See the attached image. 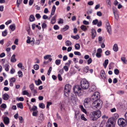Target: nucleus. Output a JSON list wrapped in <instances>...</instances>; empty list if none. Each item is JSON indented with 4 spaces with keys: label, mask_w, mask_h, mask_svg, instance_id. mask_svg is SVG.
<instances>
[{
    "label": "nucleus",
    "mask_w": 127,
    "mask_h": 127,
    "mask_svg": "<svg viewBox=\"0 0 127 127\" xmlns=\"http://www.w3.org/2000/svg\"><path fill=\"white\" fill-rule=\"evenodd\" d=\"M10 82L9 85L10 86L12 87L13 86V83L16 81V79L14 77H12L9 79Z\"/></svg>",
    "instance_id": "obj_11"
},
{
    "label": "nucleus",
    "mask_w": 127,
    "mask_h": 127,
    "mask_svg": "<svg viewBox=\"0 0 127 127\" xmlns=\"http://www.w3.org/2000/svg\"><path fill=\"white\" fill-rule=\"evenodd\" d=\"M9 28L12 31H13L15 30V26L14 24H13L10 26Z\"/></svg>",
    "instance_id": "obj_32"
},
{
    "label": "nucleus",
    "mask_w": 127,
    "mask_h": 127,
    "mask_svg": "<svg viewBox=\"0 0 127 127\" xmlns=\"http://www.w3.org/2000/svg\"><path fill=\"white\" fill-rule=\"evenodd\" d=\"M113 50L115 52H117L118 51V47L117 44H114L113 46Z\"/></svg>",
    "instance_id": "obj_21"
},
{
    "label": "nucleus",
    "mask_w": 127,
    "mask_h": 127,
    "mask_svg": "<svg viewBox=\"0 0 127 127\" xmlns=\"http://www.w3.org/2000/svg\"><path fill=\"white\" fill-rule=\"evenodd\" d=\"M80 28L84 31H85L87 30L86 26L83 25H82L81 26Z\"/></svg>",
    "instance_id": "obj_26"
},
{
    "label": "nucleus",
    "mask_w": 127,
    "mask_h": 127,
    "mask_svg": "<svg viewBox=\"0 0 127 127\" xmlns=\"http://www.w3.org/2000/svg\"><path fill=\"white\" fill-rule=\"evenodd\" d=\"M106 29L110 34L111 33V30L109 22L108 20H107L106 22Z\"/></svg>",
    "instance_id": "obj_7"
},
{
    "label": "nucleus",
    "mask_w": 127,
    "mask_h": 127,
    "mask_svg": "<svg viewBox=\"0 0 127 127\" xmlns=\"http://www.w3.org/2000/svg\"><path fill=\"white\" fill-rule=\"evenodd\" d=\"M64 68L66 71H67L68 70V67L67 66H64Z\"/></svg>",
    "instance_id": "obj_61"
},
{
    "label": "nucleus",
    "mask_w": 127,
    "mask_h": 127,
    "mask_svg": "<svg viewBox=\"0 0 127 127\" xmlns=\"http://www.w3.org/2000/svg\"><path fill=\"white\" fill-rule=\"evenodd\" d=\"M28 39L27 40L26 42L27 43L29 44L31 42V45L33 46L34 44V40L33 38H32L31 40V38L29 36L27 37Z\"/></svg>",
    "instance_id": "obj_10"
},
{
    "label": "nucleus",
    "mask_w": 127,
    "mask_h": 127,
    "mask_svg": "<svg viewBox=\"0 0 127 127\" xmlns=\"http://www.w3.org/2000/svg\"><path fill=\"white\" fill-rule=\"evenodd\" d=\"M32 92L33 91V90L34 89V86L33 83H32L29 86Z\"/></svg>",
    "instance_id": "obj_33"
},
{
    "label": "nucleus",
    "mask_w": 127,
    "mask_h": 127,
    "mask_svg": "<svg viewBox=\"0 0 127 127\" xmlns=\"http://www.w3.org/2000/svg\"><path fill=\"white\" fill-rule=\"evenodd\" d=\"M97 15L99 16H101L102 15V13L100 11H98L97 12Z\"/></svg>",
    "instance_id": "obj_64"
},
{
    "label": "nucleus",
    "mask_w": 127,
    "mask_h": 127,
    "mask_svg": "<svg viewBox=\"0 0 127 127\" xmlns=\"http://www.w3.org/2000/svg\"><path fill=\"white\" fill-rule=\"evenodd\" d=\"M71 86L69 84H66L65 87L64 91V93H67L69 92L71 89Z\"/></svg>",
    "instance_id": "obj_8"
},
{
    "label": "nucleus",
    "mask_w": 127,
    "mask_h": 127,
    "mask_svg": "<svg viewBox=\"0 0 127 127\" xmlns=\"http://www.w3.org/2000/svg\"><path fill=\"white\" fill-rule=\"evenodd\" d=\"M75 47L76 49L78 50L80 48V45L79 44H76L75 45Z\"/></svg>",
    "instance_id": "obj_37"
},
{
    "label": "nucleus",
    "mask_w": 127,
    "mask_h": 127,
    "mask_svg": "<svg viewBox=\"0 0 127 127\" xmlns=\"http://www.w3.org/2000/svg\"><path fill=\"white\" fill-rule=\"evenodd\" d=\"M101 115V113L100 111L97 110L93 112L92 116L93 117L92 120H96L99 118Z\"/></svg>",
    "instance_id": "obj_4"
},
{
    "label": "nucleus",
    "mask_w": 127,
    "mask_h": 127,
    "mask_svg": "<svg viewBox=\"0 0 127 127\" xmlns=\"http://www.w3.org/2000/svg\"><path fill=\"white\" fill-rule=\"evenodd\" d=\"M96 86L94 85H92L90 87V91H95L96 89Z\"/></svg>",
    "instance_id": "obj_20"
},
{
    "label": "nucleus",
    "mask_w": 127,
    "mask_h": 127,
    "mask_svg": "<svg viewBox=\"0 0 127 127\" xmlns=\"http://www.w3.org/2000/svg\"><path fill=\"white\" fill-rule=\"evenodd\" d=\"M38 122L40 123H41L44 120V117L43 114L42 113L41 114L38 118Z\"/></svg>",
    "instance_id": "obj_13"
},
{
    "label": "nucleus",
    "mask_w": 127,
    "mask_h": 127,
    "mask_svg": "<svg viewBox=\"0 0 127 127\" xmlns=\"http://www.w3.org/2000/svg\"><path fill=\"white\" fill-rule=\"evenodd\" d=\"M113 12L115 18L116 19L118 20L119 18V15L117 13V11Z\"/></svg>",
    "instance_id": "obj_23"
},
{
    "label": "nucleus",
    "mask_w": 127,
    "mask_h": 127,
    "mask_svg": "<svg viewBox=\"0 0 127 127\" xmlns=\"http://www.w3.org/2000/svg\"><path fill=\"white\" fill-rule=\"evenodd\" d=\"M108 59H106L105 60L104 63H103V65L105 68L106 67L107 65L108 64Z\"/></svg>",
    "instance_id": "obj_24"
},
{
    "label": "nucleus",
    "mask_w": 127,
    "mask_h": 127,
    "mask_svg": "<svg viewBox=\"0 0 127 127\" xmlns=\"http://www.w3.org/2000/svg\"><path fill=\"white\" fill-rule=\"evenodd\" d=\"M63 22V20L62 19H60L59 21L58 22V23L59 24L60 23L62 24Z\"/></svg>",
    "instance_id": "obj_60"
},
{
    "label": "nucleus",
    "mask_w": 127,
    "mask_h": 127,
    "mask_svg": "<svg viewBox=\"0 0 127 127\" xmlns=\"http://www.w3.org/2000/svg\"><path fill=\"white\" fill-rule=\"evenodd\" d=\"M69 28V26L67 25H66L64 28L61 29V31L62 32H64L68 30Z\"/></svg>",
    "instance_id": "obj_22"
},
{
    "label": "nucleus",
    "mask_w": 127,
    "mask_h": 127,
    "mask_svg": "<svg viewBox=\"0 0 127 127\" xmlns=\"http://www.w3.org/2000/svg\"><path fill=\"white\" fill-rule=\"evenodd\" d=\"M58 77L59 81H61L62 80V78L60 74H59L58 75Z\"/></svg>",
    "instance_id": "obj_55"
},
{
    "label": "nucleus",
    "mask_w": 127,
    "mask_h": 127,
    "mask_svg": "<svg viewBox=\"0 0 127 127\" xmlns=\"http://www.w3.org/2000/svg\"><path fill=\"white\" fill-rule=\"evenodd\" d=\"M2 35L3 36H5L7 34V30H5L2 33Z\"/></svg>",
    "instance_id": "obj_40"
},
{
    "label": "nucleus",
    "mask_w": 127,
    "mask_h": 127,
    "mask_svg": "<svg viewBox=\"0 0 127 127\" xmlns=\"http://www.w3.org/2000/svg\"><path fill=\"white\" fill-rule=\"evenodd\" d=\"M81 119L82 120H83L85 121H87V119L84 117V114H82L81 115Z\"/></svg>",
    "instance_id": "obj_47"
},
{
    "label": "nucleus",
    "mask_w": 127,
    "mask_h": 127,
    "mask_svg": "<svg viewBox=\"0 0 127 127\" xmlns=\"http://www.w3.org/2000/svg\"><path fill=\"white\" fill-rule=\"evenodd\" d=\"M88 99L87 98H85L84 100V105L85 107L86 106L88 103Z\"/></svg>",
    "instance_id": "obj_36"
},
{
    "label": "nucleus",
    "mask_w": 127,
    "mask_h": 127,
    "mask_svg": "<svg viewBox=\"0 0 127 127\" xmlns=\"http://www.w3.org/2000/svg\"><path fill=\"white\" fill-rule=\"evenodd\" d=\"M124 92L123 91H117V93L119 95H122L124 93Z\"/></svg>",
    "instance_id": "obj_50"
},
{
    "label": "nucleus",
    "mask_w": 127,
    "mask_h": 127,
    "mask_svg": "<svg viewBox=\"0 0 127 127\" xmlns=\"http://www.w3.org/2000/svg\"><path fill=\"white\" fill-rule=\"evenodd\" d=\"M18 76L19 77H22L23 76V74L22 72L20 70L18 72Z\"/></svg>",
    "instance_id": "obj_44"
},
{
    "label": "nucleus",
    "mask_w": 127,
    "mask_h": 127,
    "mask_svg": "<svg viewBox=\"0 0 127 127\" xmlns=\"http://www.w3.org/2000/svg\"><path fill=\"white\" fill-rule=\"evenodd\" d=\"M2 118H3V121L4 123L6 125H8L9 123V118L4 116H2Z\"/></svg>",
    "instance_id": "obj_9"
},
{
    "label": "nucleus",
    "mask_w": 127,
    "mask_h": 127,
    "mask_svg": "<svg viewBox=\"0 0 127 127\" xmlns=\"http://www.w3.org/2000/svg\"><path fill=\"white\" fill-rule=\"evenodd\" d=\"M73 90L76 95H78L80 96L82 95L83 93L81 92V89L79 85H77L75 86L74 87Z\"/></svg>",
    "instance_id": "obj_3"
},
{
    "label": "nucleus",
    "mask_w": 127,
    "mask_h": 127,
    "mask_svg": "<svg viewBox=\"0 0 127 127\" xmlns=\"http://www.w3.org/2000/svg\"><path fill=\"white\" fill-rule=\"evenodd\" d=\"M39 107L42 108L43 109L45 107V105L43 103H40L39 104Z\"/></svg>",
    "instance_id": "obj_38"
},
{
    "label": "nucleus",
    "mask_w": 127,
    "mask_h": 127,
    "mask_svg": "<svg viewBox=\"0 0 127 127\" xmlns=\"http://www.w3.org/2000/svg\"><path fill=\"white\" fill-rule=\"evenodd\" d=\"M9 98V96L7 93H5L3 95V98L4 100H8Z\"/></svg>",
    "instance_id": "obj_15"
},
{
    "label": "nucleus",
    "mask_w": 127,
    "mask_h": 127,
    "mask_svg": "<svg viewBox=\"0 0 127 127\" xmlns=\"http://www.w3.org/2000/svg\"><path fill=\"white\" fill-rule=\"evenodd\" d=\"M1 107L2 108L5 109L6 107V105L5 104L3 103L1 105Z\"/></svg>",
    "instance_id": "obj_58"
},
{
    "label": "nucleus",
    "mask_w": 127,
    "mask_h": 127,
    "mask_svg": "<svg viewBox=\"0 0 127 127\" xmlns=\"http://www.w3.org/2000/svg\"><path fill=\"white\" fill-rule=\"evenodd\" d=\"M98 42L99 43H101V41L102 40V38L101 36H99L98 38Z\"/></svg>",
    "instance_id": "obj_52"
},
{
    "label": "nucleus",
    "mask_w": 127,
    "mask_h": 127,
    "mask_svg": "<svg viewBox=\"0 0 127 127\" xmlns=\"http://www.w3.org/2000/svg\"><path fill=\"white\" fill-rule=\"evenodd\" d=\"M100 75L102 78L105 80L106 78V75L104 70H102L100 72Z\"/></svg>",
    "instance_id": "obj_12"
},
{
    "label": "nucleus",
    "mask_w": 127,
    "mask_h": 127,
    "mask_svg": "<svg viewBox=\"0 0 127 127\" xmlns=\"http://www.w3.org/2000/svg\"><path fill=\"white\" fill-rule=\"evenodd\" d=\"M79 112L78 111H75V115L74 118L76 119L77 120H78L79 119V116H78L79 114Z\"/></svg>",
    "instance_id": "obj_17"
},
{
    "label": "nucleus",
    "mask_w": 127,
    "mask_h": 127,
    "mask_svg": "<svg viewBox=\"0 0 127 127\" xmlns=\"http://www.w3.org/2000/svg\"><path fill=\"white\" fill-rule=\"evenodd\" d=\"M99 97V93L98 92H96L94 93L91 97V99L94 100L92 106L98 109L101 108L102 104V101L101 100L98 99Z\"/></svg>",
    "instance_id": "obj_1"
},
{
    "label": "nucleus",
    "mask_w": 127,
    "mask_h": 127,
    "mask_svg": "<svg viewBox=\"0 0 127 127\" xmlns=\"http://www.w3.org/2000/svg\"><path fill=\"white\" fill-rule=\"evenodd\" d=\"M115 126L114 120L112 118H110L106 123L105 127H114Z\"/></svg>",
    "instance_id": "obj_6"
},
{
    "label": "nucleus",
    "mask_w": 127,
    "mask_h": 127,
    "mask_svg": "<svg viewBox=\"0 0 127 127\" xmlns=\"http://www.w3.org/2000/svg\"><path fill=\"white\" fill-rule=\"evenodd\" d=\"M33 68L35 70H37L39 69V66L38 65L35 64L34 65Z\"/></svg>",
    "instance_id": "obj_41"
},
{
    "label": "nucleus",
    "mask_w": 127,
    "mask_h": 127,
    "mask_svg": "<svg viewBox=\"0 0 127 127\" xmlns=\"http://www.w3.org/2000/svg\"><path fill=\"white\" fill-rule=\"evenodd\" d=\"M22 0H17L16 5L17 7H18L19 4L22 2Z\"/></svg>",
    "instance_id": "obj_39"
},
{
    "label": "nucleus",
    "mask_w": 127,
    "mask_h": 127,
    "mask_svg": "<svg viewBox=\"0 0 127 127\" xmlns=\"http://www.w3.org/2000/svg\"><path fill=\"white\" fill-rule=\"evenodd\" d=\"M114 72L115 74L116 75H118L119 73V70L117 69H115L114 70Z\"/></svg>",
    "instance_id": "obj_51"
},
{
    "label": "nucleus",
    "mask_w": 127,
    "mask_h": 127,
    "mask_svg": "<svg viewBox=\"0 0 127 127\" xmlns=\"http://www.w3.org/2000/svg\"><path fill=\"white\" fill-rule=\"evenodd\" d=\"M9 65L8 64H5L3 65L4 67L5 68V70L6 71H8L9 70Z\"/></svg>",
    "instance_id": "obj_35"
},
{
    "label": "nucleus",
    "mask_w": 127,
    "mask_h": 127,
    "mask_svg": "<svg viewBox=\"0 0 127 127\" xmlns=\"http://www.w3.org/2000/svg\"><path fill=\"white\" fill-rule=\"evenodd\" d=\"M65 44L66 46H70L71 45L72 43L69 40H67L65 42Z\"/></svg>",
    "instance_id": "obj_34"
},
{
    "label": "nucleus",
    "mask_w": 127,
    "mask_h": 127,
    "mask_svg": "<svg viewBox=\"0 0 127 127\" xmlns=\"http://www.w3.org/2000/svg\"><path fill=\"white\" fill-rule=\"evenodd\" d=\"M121 59L124 64H127V60H126V59L125 57H122L121 58Z\"/></svg>",
    "instance_id": "obj_27"
},
{
    "label": "nucleus",
    "mask_w": 127,
    "mask_h": 127,
    "mask_svg": "<svg viewBox=\"0 0 127 127\" xmlns=\"http://www.w3.org/2000/svg\"><path fill=\"white\" fill-rule=\"evenodd\" d=\"M47 27V25L44 23H43L42 24V27L43 29Z\"/></svg>",
    "instance_id": "obj_48"
},
{
    "label": "nucleus",
    "mask_w": 127,
    "mask_h": 127,
    "mask_svg": "<svg viewBox=\"0 0 127 127\" xmlns=\"http://www.w3.org/2000/svg\"><path fill=\"white\" fill-rule=\"evenodd\" d=\"M61 62V60H56L55 61V63L57 65H58L60 64Z\"/></svg>",
    "instance_id": "obj_42"
},
{
    "label": "nucleus",
    "mask_w": 127,
    "mask_h": 127,
    "mask_svg": "<svg viewBox=\"0 0 127 127\" xmlns=\"http://www.w3.org/2000/svg\"><path fill=\"white\" fill-rule=\"evenodd\" d=\"M52 67L50 66L49 67V69L48 70L47 74L48 75H49L51 73V72L52 70Z\"/></svg>",
    "instance_id": "obj_56"
},
{
    "label": "nucleus",
    "mask_w": 127,
    "mask_h": 127,
    "mask_svg": "<svg viewBox=\"0 0 127 127\" xmlns=\"http://www.w3.org/2000/svg\"><path fill=\"white\" fill-rule=\"evenodd\" d=\"M105 124V121H102L100 125V127H102Z\"/></svg>",
    "instance_id": "obj_62"
},
{
    "label": "nucleus",
    "mask_w": 127,
    "mask_h": 127,
    "mask_svg": "<svg viewBox=\"0 0 127 127\" xmlns=\"http://www.w3.org/2000/svg\"><path fill=\"white\" fill-rule=\"evenodd\" d=\"M81 86L83 89L85 90L88 88L89 84L85 79H83L81 82Z\"/></svg>",
    "instance_id": "obj_2"
},
{
    "label": "nucleus",
    "mask_w": 127,
    "mask_h": 127,
    "mask_svg": "<svg viewBox=\"0 0 127 127\" xmlns=\"http://www.w3.org/2000/svg\"><path fill=\"white\" fill-rule=\"evenodd\" d=\"M96 56L98 58H100L101 56L100 53L97 52L96 54Z\"/></svg>",
    "instance_id": "obj_59"
},
{
    "label": "nucleus",
    "mask_w": 127,
    "mask_h": 127,
    "mask_svg": "<svg viewBox=\"0 0 127 127\" xmlns=\"http://www.w3.org/2000/svg\"><path fill=\"white\" fill-rule=\"evenodd\" d=\"M79 107L80 108L81 110L83 112L85 113H86V110L84 108L83 106L82 105H80L79 106Z\"/></svg>",
    "instance_id": "obj_29"
},
{
    "label": "nucleus",
    "mask_w": 127,
    "mask_h": 127,
    "mask_svg": "<svg viewBox=\"0 0 127 127\" xmlns=\"http://www.w3.org/2000/svg\"><path fill=\"white\" fill-rule=\"evenodd\" d=\"M15 55L13 54L11 58V61L12 62H14L16 61V59L15 58Z\"/></svg>",
    "instance_id": "obj_19"
},
{
    "label": "nucleus",
    "mask_w": 127,
    "mask_h": 127,
    "mask_svg": "<svg viewBox=\"0 0 127 127\" xmlns=\"http://www.w3.org/2000/svg\"><path fill=\"white\" fill-rule=\"evenodd\" d=\"M88 64H90L92 62V60L91 58H89L88 61Z\"/></svg>",
    "instance_id": "obj_54"
},
{
    "label": "nucleus",
    "mask_w": 127,
    "mask_h": 127,
    "mask_svg": "<svg viewBox=\"0 0 127 127\" xmlns=\"http://www.w3.org/2000/svg\"><path fill=\"white\" fill-rule=\"evenodd\" d=\"M89 70V67L88 66H86L84 68V71L86 73H87Z\"/></svg>",
    "instance_id": "obj_46"
},
{
    "label": "nucleus",
    "mask_w": 127,
    "mask_h": 127,
    "mask_svg": "<svg viewBox=\"0 0 127 127\" xmlns=\"http://www.w3.org/2000/svg\"><path fill=\"white\" fill-rule=\"evenodd\" d=\"M56 17V15H55L52 18L51 20V24H53L55 23Z\"/></svg>",
    "instance_id": "obj_18"
},
{
    "label": "nucleus",
    "mask_w": 127,
    "mask_h": 127,
    "mask_svg": "<svg viewBox=\"0 0 127 127\" xmlns=\"http://www.w3.org/2000/svg\"><path fill=\"white\" fill-rule=\"evenodd\" d=\"M51 57V55H47L45 56L44 57V58L45 60H47L49 59V58H50Z\"/></svg>",
    "instance_id": "obj_43"
},
{
    "label": "nucleus",
    "mask_w": 127,
    "mask_h": 127,
    "mask_svg": "<svg viewBox=\"0 0 127 127\" xmlns=\"http://www.w3.org/2000/svg\"><path fill=\"white\" fill-rule=\"evenodd\" d=\"M53 28L55 30H57L59 29V27L58 25H55L54 26Z\"/></svg>",
    "instance_id": "obj_57"
},
{
    "label": "nucleus",
    "mask_w": 127,
    "mask_h": 127,
    "mask_svg": "<svg viewBox=\"0 0 127 127\" xmlns=\"http://www.w3.org/2000/svg\"><path fill=\"white\" fill-rule=\"evenodd\" d=\"M71 37L72 38L76 40H78L79 38V36L78 34L75 36L71 35Z\"/></svg>",
    "instance_id": "obj_30"
},
{
    "label": "nucleus",
    "mask_w": 127,
    "mask_h": 127,
    "mask_svg": "<svg viewBox=\"0 0 127 127\" xmlns=\"http://www.w3.org/2000/svg\"><path fill=\"white\" fill-rule=\"evenodd\" d=\"M35 84L37 85H39L42 83V82L40 79H39L37 81L35 80Z\"/></svg>",
    "instance_id": "obj_25"
},
{
    "label": "nucleus",
    "mask_w": 127,
    "mask_h": 127,
    "mask_svg": "<svg viewBox=\"0 0 127 127\" xmlns=\"http://www.w3.org/2000/svg\"><path fill=\"white\" fill-rule=\"evenodd\" d=\"M126 119L120 118L118 120V124L120 127H124L126 125Z\"/></svg>",
    "instance_id": "obj_5"
},
{
    "label": "nucleus",
    "mask_w": 127,
    "mask_h": 127,
    "mask_svg": "<svg viewBox=\"0 0 127 127\" xmlns=\"http://www.w3.org/2000/svg\"><path fill=\"white\" fill-rule=\"evenodd\" d=\"M98 22V20L97 19H95V20H93V25H96Z\"/></svg>",
    "instance_id": "obj_49"
},
{
    "label": "nucleus",
    "mask_w": 127,
    "mask_h": 127,
    "mask_svg": "<svg viewBox=\"0 0 127 127\" xmlns=\"http://www.w3.org/2000/svg\"><path fill=\"white\" fill-rule=\"evenodd\" d=\"M30 21L31 22H32L34 20L35 18L33 15H31L30 17Z\"/></svg>",
    "instance_id": "obj_31"
},
{
    "label": "nucleus",
    "mask_w": 127,
    "mask_h": 127,
    "mask_svg": "<svg viewBox=\"0 0 127 127\" xmlns=\"http://www.w3.org/2000/svg\"><path fill=\"white\" fill-rule=\"evenodd\" d=\"M74 53L75 55H77L78 56H80L81 55V54L79 52L75 51L74 52Z\"/></svg>",
    "instance_id": "obj_53"
},
{
    "label": "nucleus",
    "mask_w": 127,
    "mask_h": 127,
    "mask_svg": "<svg viewBox=\"0 0 127 127\" xmlns=\"http://www.w3.org/2000/svg\"><path fill=\"white\" fill-rule=\"evenodd\" d=\"M56 9V7L55 5H53L52 7V10L51 13V14L50 17L49 19H50L51 17H52V16L54 14L55 11Z\"/></svg>",
    "instance_id": "obj_14"
},
{
    "label": "nucleus",
    "mask_w": 127,
    "mask_h": 127,
    "mask_svg": "<svg viewBox=\"0 0 127 127\" xmlns=\"http://www.w3.org/2000/svg\"><path fill=\"white\" fill-rule=\"evenodd\" d=\"M23 94L24 95H28L29 93L26 91L25 90L22 92Z\"/></svg>",
    "instance_id": "obj_45"
},
{
    "label": "nucleus",
    "mask_w": 127,
    "mask_h": 127,
    "mask_svg": "<svg viewBox=\"0 0 127 127\" xmlns=\"http://www.w3.org/2000/svg\"><path fill=\"white\" fill-rule=\"evenodd\" d=\"M17 105L18 108H20L21 109H22L23 108V105L22 103L17 104Z\"/></svg>",
    "instance_id": "obj_28"
},
{
    "label": "nucleus",
    "mask_w": 127,
    "mask_h": 127,
    "mask_svg": "<svg viewBox=\"0 0 127 127\" xmlns=\"http://www.w3.org/2000/svg\"><path fill=\"white\" fill-rule=\"evenodd\" d=\"M71 60H69L68 62L66 63L65 65L67 66H69L71 63Z\"/></svg>",
    "instance_id": "obj_63"
},
{
    "label": "nucleus",
    "mask_w": 127,
    "mask_h": 127,
    "mask_svg": "<svg viewBox=\"0 0 127 127\" xmlns=\"http://www.w3.org/2000/svg\"><path fill=\"white\" fill-rule=\"evenodd\" d=\"M92 38L93 39L96 35V31L94 29H92Z\"/></svg>",
    "instance_id": "obj_16"
}]
</instances>
